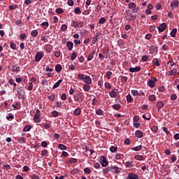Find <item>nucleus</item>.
<instances>
[{"mask_svg":"<svg viewBox=\"0 0 179 179\" xmlns=\"http://www.w3.org/2000/svg\"><path fill=\"white\" fill-rule=\"evenodd\" d=\"M131 150H134L135 152H139V150H142V145H138L136 147H133L131 148Z\"/></svg>","mask_w":179,"mask_h":179,"instance_id":"nucleus-25","label":"nucleus"},{"mask_svg":"<svg viewBox=\"0 0 179 179\" xmlns=\"http://www.w3.org/2000/svg\"><path fill=\"white\" fill-rule=\"evenodd\" d=\"M156 107L158 108V111H160V108H162V107H164V103H163V101H159L157 103Z\"/></svg>","mask_w":179,"mask_h":179,"instance_id":"nucleus-20","label":"nucleus"},{"mask_svg":"<svg viewBox=\"0 0 179 179\" xmlns=\"http://www.w3.org/2000/svg\"><path fill=\"white\" fill-rule=\"evenodd\" d=\"M68 163H78V159L76 158H71L68 160Z\"/></svg>","mask_w":179,"mask_h":179,"instance_id":"nucleus-48","label":"nucleus"},{"mask_svg":"<svg viewBox=\"0 0 179 179\" xmlns=\"http://www.w3.org/2000/svg\"><path fill=\"white\" fill-rule=\"evenodd\" d=\"M127 103H132V101H134V99L132 98V96H131V94H128L127 96Z\"/></svg>","mask_w":179,"mask_h":179,"instance_id":"nucleus-32","label":"nucleus"},{"mask_svg":"<svg viewBox=\"0 0 179 179\" xmlns=\"http://www.w3.org/2000/svg\"><path fill=\"white\" fill-rule=\"evenodd\" d=\"M41 85H42V86H44L45 85H48V80H45V79L42 80H41Z\"/></svg>","mask_w":179,"mask_h":179,"instance_id":"nucleus-60","label":"nucleus"},{"mask_svg":"<svg viewBox=\"0 0 179 179\" xmlns=\"http://www.w3.org/2000/svg\"><path fill=\"white\" fill-rule=\"evenodd\" d=\"M43 50H45L46 52L48 54L51 53V51H52V45L50 44H46L43 47Z\"/></svg>","mask_w":179,"mask_h":179,"instance_id":"nucleus-7","label":"nucleus"},{"mask_svg":"<svg viewBox=\"0 0 179 179\" xmlns=\"http://www.w3.org/2000/svg\"><path fill=\"white\" fill-rule=\"evenodd\" d=\"M111 75H113V72H111V71H107V72H106L107 79H110V78H111Z\"/></svg>","mask_w":179,"mask_h":179,"instance_id":"nucleus-62","label":"nucleus"},{"mask_svg":"<svg viewBox=\"0 0 179 179\" xmlns=\"http://www.w3.org/2000/svg\"><path fill=\"white\" fill-rule=\"evenodd\" d=\"M176 34H177V28H174L171 32V37H176Z\"/></svg>","mask_w":179,"mask_h":179,"instance_id":"nucleus-43","label":"nucleus"},{"mask_svg":"<svg viewBox=\"0 0 179 179\" xmlns=\"http://www.w3.org/2000/svg\"><path fill=\"white\" fill-rule=\"evenodd\" d=\"M176 73H177V70L173 69L169 71V76H176Z\"/></svg>","mask_w":179,"mask_h":179,"instance_id":"nucleus-29","label":"nucleus"},{"mask_svg":"<svg viewBox=\"0 0 179 179\" xmlns=\"http://www.w3.org/2000/svg\"><path fill=\"white\" fill-rule=\"evenodd\" d=\"M158 130L159 127H157V126H153L152 127H151V131L152 132H157Z\"/></svg>","mask_w":179,"mask_h":179,"instance_id":"nucleus-56","label":"nucleus"},{"mask_svg":"<svg viewBox=\"0 0 179 179\" xmlns=\"http://www.w3.org/2000/svg\"><path fill=\"white\" fill-rule=\"evenodd\" d=\"M138 93L139 92H138V90H131V94H132V96H138Z\"/></svg>","mask_w":179,"mask_h":179,"instance_id":"nucleus-58","label":"nucleus"},{"mask_svg":"<svg viewBox=\"0 0 179 179\" xmlns=\"http://www.w3.org/2000/svg\"><path fill=\"white\" fill-rule=\"evenodd\" d=\"M178 1L174 0L173 2L171 3V10H174L176 8L178 7Z\"/></svg>","mask_w":179,"mask_h":179,"instance_id":"nucleus-10","label":"nucleus"},{"mask_svg":"<svg viewBox=\"0 0 179 179\" xmlns=\"http://www.w3.org/2000/svg\"><path fill=\"white\" fill-rule=\"evenodd\" d=\"M62 83V79L59 80L52 87V89H57V87H59V85Z\"/></svg>","mask_w":179,"mask_h":179,"instance_id":"nucleus-22","label":"nucleus"},{"mask_svg":"<svg viewBox=\"0 0 179 179\" xmlns=\"http://www.w3.org/2000/svg\"><path fill=\"white\" fill-rule=\"evenodd\" d=\"M17 141L20 143H26V138L17 137Z\"/></svg>","mask_w":179,"mask_h":179,"instance_id":"nucleus-30","label":"nucleus"},{"mask_svg":"<svg viewBox=\"0 0 179 179\" xmlns=\"http://www.w3.org/2000/svg\"><path fill=\"white\" fill-rule=\"evenodd\" d=\"M83 81L85 83H87V85H92V78L89 76H85V77H84Z\"/></svg>","mask_w":179,"mask_h":179,"instance_id":"nucleus-13","label":"nucleus"},{"mask_svg":"<svg viewBox=\"0 0 179 179\" xmlns=\"http://www.w3.org/2000/svg\"><path fill=\"white\" fill-rule=\"evenodd\" d=\"M76 57H78V55H76V52H73L71 56V61H74V59H76Z\"/></svg>","mask_w":179,"mask_h":179,"instance_id":"nucleus-52","label":"nucleus"},{"mask_svg":"<svg viewBox=\"0 0 179 179\" xmlns=\"http://www.w3.org/2000/svg\"><path fill=\"white\" fill-rule=\"evenodd\" d=\"M126 179H139V176L136 173H129L128 176L126 177Z\"/></svg>","mask_w":179,"mask_h":179,"instance_id":"nucleus-9","label":"nucleus"},{"mask_svg":"<svg viewBox=\"0 0 179 179\" xmlns=\"http://www.w3.org/2000/svg\"><path fill=\"white\" fill-rule=\"evenodd\" d=\"M113 171V166H108L106 169H103V176H107V174H108V173H110V171Z\"/></svg>","mask_w":179,"mask_h":179,"instance_id":"nucleus-11","label":"nucleus"},{"mask_svg":"<svg viewBox=\"0 0 179 179\" xmlns=\"http://www.w3.org/2000/svg\"><path fill=\"white\" fill-rule=\"evenodd\" d=\"M56 13H58L59 15H62V13H64V9H62V8H57Z\"/></svg>","mask_w":179,"mask_h":179,"instance_id":"nucleus-45","label":"nucleus"},{"mask_svg":"<svg viewBox=\"0 0 179 179\" xmlns=\"http://www.w3.org/2000/svg\"><path fill=\"white\" fill-rule=\"evenodd\" d=\"M112 108L114 110H120L121 108V105L120 103L113 105Z\"/></svg>","mask_w":179,"mask_h":179,"instance_id":"nucleus-40","label":"nucleus"},{"mask_svg":"<svg viewBox=\"0 0 179 179\" xmlns=\"http://www.w3.org/2000/svg\"><path fill=\"white\" fill-rule=\"evenodd\" d=\"M43 57H44V52H38L35 56V62H40L43 59Z\"/></svg>","mask_w":179,"mask_h":179,"instance_id":"nucleus-3","label":"nucleus"},{"mask_svg":"<svg viewBox=\"0 0 179 179\" xmlns=\"http://www.w3.org/2000/svg\"><path fill=\"white\" fill-rule=\"evenodd\" d=\"M80 113H82V109H80V108H77L75 109L73 114L75 115H80Z\"/></svg>","mask_w":179,"mask_h":179,"instance_id":"nucleus-26","label":"nucleus"},{"mask_svg":"<svg viewBox=\"0 0 179 179\" xmlns=\"http://www.w3.org/2000/svg\"><path fill=\"white\" fill-rule=\"evenodd\" d=\"M100 163L102 167H107V166H108V162H107V159L104 156L101 157Z\"/></svg>","mask_w":179,"mask_h":179,"instance_id":"nucleus-5","label":"nucleus"},{"mask_svg":"<svg viewBox=\"0 0 179 179\" xmlns=\"http://www.w3.org/2000/svg\"><path fill=\"white\" fill-rule=\"evenodd\" d=\"M83 90H85V92H89V90H90V85H89L87 84H84L83 85Z\"/></svg>","mask_w":179,"mask_h":179,"instance_id":"nucleus-35","label":"nucleus"},{"mask_svg":"<svg viewBox=\"0 0 179 179\" xmlns=\"http://www.w3.org/2000/svg\"><path fill=\"white\" fill-rule=\"evenodd\" d=\"M135 8H136V4H135V3L131 2V3H129V9H132V10H133V9H135Z\"/></svg>","mask_w":179,"mask_h":179,"instance_id":"nucleus-33","label":"nucleus"},{"mask_svg":"<svg viewBox=\"0 0 179 179\" xmlns=\"http://www.w3.org/2000/svg\"><path fill=\"white\" fill-rule=\"evenodd\" d=\"M66 45L69 51H72V50L73 49V43L71 41H67Z\"/></svg>","mask_w":179,"mask_h":179,"instance_id":"nucleus-14","label":"nucleus"},{"mask_svg":"<svg viewBox=\"0 0 179 179\" xmlns=\"http://www.w3.org/2000/svg\"><path fill=\"white\" fill-rule=\"evenodd\" d=\"M84 173H85V174H90L92 173V170H90V168L86 167L84 169Z\"/></svg>","mask_w":179,"mask_h":179,"instance_id":"nucleus-46","label":"nucleus"},{"mask_svg":"<svg viewBox=\"0 0 179 179\" xmlns=\"http://www.w3.org/2000/svg\"><path fill=\"white\" fill-rule=\"evenodd\" d=\"M17 93L18 99H24L26 95V92L22 87L18 88Z\"/></svg>","mask_w":179,"mask_h":179,"instance_id":"nucleus-4","label":"nucleus"},{"mask_svg":"<svg viewBox=\"0 0 179 179\" xmlns=\"http://www.w3.org/2000/svg\"><path fill=\"white\" fill-rule=\"evenodd\" d=\"M135 135L136 138H142L143 136V132H142L141 130H137L135 131Z\"/></svg>","mask_w":179,"mask_h":179,"instance_id":"nucleus-19","label":"nucleus"},{"mask_svg":"<svg viewBox=\"0 0 179 179\" xmlns=\"http://www.w3.org/2000/svg\"><path fill=\"white\" fill-rule=\"evenodd\" d=\"M152 64L155 65V66H159L160 65V62H159V59L154 58L152 60Z\"/></svg>","mask_w":179,"mask_h":179,"instance_id":"nucleus-23","label":"nucleus"},{"mask_svg":"<svg viewBox=\"0 0 179 179\" xmlns=\"http://www.w3.org/2000/svg\"><path fill=\"white\" fill-rule=\"evenodd\" d=\"M149 30H150V32L155 31V30H156V26L155 25H151L150 27Z\"/></svg>","mask_w":179,"mask_h":179,"instance_id":"nucleus-63","label":"nucleus"},{"mask_svg":"<svg viewBox=\"0 0 179 179\" xmlns=\"http://www.w3.org/2000/svg\"><path fill=\"white\" fill-rule=\"evenodd\" d=\"M48 100H50V101H54V100H55V95L54 94H51L50 96H49L48 97Z\"/></svg>","mask_w":179,"mask_h":179,"instance_id":"nucleus-55","label":"nucleus"},{"mask_svg":"<svg viewBox=\"0 0 179 179\" xmlns=\"http://www.w3.org/2000/svg\"><path fill=\"white\" fill-rule=\"evenodd\" d=\"M171 160L172 163H175V162L177 161V157H176L175 155H173L171 157Z\"/></svg>","mask_w":179,"mask_h":179,"instance_id":"nucleus-57","label":"nucleus"},{"mask_svg":"<svg viewBox=\"0 0 179 179\" xmlns=\"http://www.w3.org/2000/svg\"><path fill=\"white\" fill-rule=\"evenodd\" d=\"M142 61L144 62H146L147 61H149V56L148 55H143L141 58Z\"/></svg>","mask_w":179,"mask_h":179,"instance_id":"nucleus-53","label":"nucleus"},{"mask_svg":"<svg viewBox=\"0 0 179 179\" xmlns=\"http://www.w3.org/2000/svg\"><path fill=\"white\" fill-rule=\"evenodd\" d=\"M150 101H155L156 100V96L155 94H152L149 96Z\"/></svg>","mask_w":179,"mask_h":179,"instance_id":"nucleus-50","label":"nucleus"},{"mask_svg":"<svg viewBox=\"0 0 179 179\" xmlns=\"http://www.w3.org/2000/svg\"><path fill=\"white\" fill-rule=\"evenodd\" d=\"M74 13H75L76 15H80V13H82V11L80 10V8L76 7V8L74 9Z\"/></svg>","mask_w":179,"mask_h":179,"instance_id":"nucleus-34","label":"nucleus"},{"mask_svg":"<svg viewBox=\"0 0 179 179\" xmlns=\"http://www.w3.org/2000/svg\"><path fill=\"white\" fill-rule=\"evenodd\" d=\"M40 117H41V112L40 111V109H37L34 117V122H36V124L41 122V118H40Z\"/></svg>","mask_w":179,"mask_h":179,"instance_id":"nucleus-2","label":"nucleus"},{"mask_svg":"<svg viewBox=\"0 0 179 179\" xmlns=\"http://www.w3.org/2000/svg\"><path fill=\"white\" fill-rule=\"evenodd\" d=\"M73 99L77 103H83L85 100V95L83 94V92H80L74 95Z\"/></svg>","mask_w":179,"mask_h":179,"instance_id":"nucleus-1","label":"nucleus"},{"mask_svg":"<svg viewBox=\"0 0 179 179\" xmlns=\"http://www.w3.org/2000/svg\"><path fill=\"white\" fill-rule=\"evenodd\" d=\"M55 71L57 72V73H59L61 71H62V66L59 64H57L55 66Z\"/></svg>","mask_w":179,"mask_h":179,"instance_id":"nucleus-21","label":"nucleus"},{"mask_svg":"<svg viewBox=\"0 0 179 179\" xmlns=\"http://www.w3.org/2000/svg\"><path fill=\"white\" fill-rule=\"evenodd\" d=\"M109 96L111 99H115L118 96V90L115 88L109 93Z\"/></svg>","mask_w":179,"mask_h":179,"instance_id":"nucleus-6","label":"nucleus"},{"mask_svg":"<svg viewBox=\"0 0 179 179\" xmlns=\"http://www.w3.org/2000/svg\"><path fill=\"white\" fill-rule=\"evenodd\" d=\"M97 103H99V101H97V99L94 98V99L92 100V104L93 106H97Z\"/></svg>","mask_w":179,"mask_h":179,"instance_id":"nucleus-54","label":"nucleus"},{"mask_svg":"<svg viewBox=\"0 0 179 179\" xmlns=\"http://www.w3.org/2000/svg\"><path fill=\"white\" fill-rule=\"evenodd\" d=\"M99 36V34H96V36L92 38V44H96V42L99 40L97 37Z\"/></svg>","mask_w":179,"mask_h":179,"instance_id":"nucleus-47","label":"nucleus"},{"mask_svg":"<svg viewBox=\"0 0 179 179\" xmlns=\"http://www.w3.org/2000/svg\"><path fill=\"white\" fill-rule=\"evenodd\" d=\"M99 23L100 24H104L106 23V18L105 17H101L99 20Z\"/></svg>","mask_w":179,"mask_h":179,"instance_id":"nucleus-51","label":"nucleus"},{"mask_svg":"<svg viewBox=\"0 0 179 179\" xmlns=\"http://www.w3.org/2000/svg\"><path fill=\"white\" fill-rule=\"evenodd\" d=\"M79 173V169L77 168H75L71 171V174L72 176H75V174H78Z\"/></svg>","mask_w":179,"mask_h":179,"instance_id":"nucleus-31","label":"nucleus"},{"mask_svg":"<svg viewBox=\"0 0 179 179\" xmlns=\"http://www.w3.org/2000/svg\"><path fill=\"white\" fill-rule=\"evenodd\" d=\"M94 54H96V49L92 50V52L87 57V61H92L93 59V57H94Z\"/></svg>","mask_w":179,"mask_h":179,"instance_id":"nucleus-18","label":"nucleus"},{"mask_svg":"<svg viewBox=\"0 0 179 179\" xmlns=\"http://www.w3.org/2000/svg\"><path fill=\"white\" fill-rule=\"evenodd\" d=\"M96 115H103L104 114V111L101 109H98L96 110Z\"/></svg>","mask_w":179,"mask_h":179,"instance_id":"nucleus-42","label":"nucleus"},{"mask_svg":"<svg viewBox=\"0 0 179 179\" xmlns=\"http://www.w3.org/2000/svg\"><path fill=\"white\" fill-rule=\"evenodd\" d=\"M52 117H58V111L57 110H54L51 113Z\"/></svg>","mask_w":179,"mask_h":179,"instance_id":"nucleus-61","label":"nucleus"},{"mask_svg":"<svg viewBox=\"0 0 179 179\" xmlns=\"http://www.w3.org/2000/svg\"><path fill=\"white\" fill-rule=\"evenodd\" d=\"M58 148H59V149H60V150H66V149H67L66 145H65L64 144H59Z\"/></svg>","mask_w":179,"mask_h":179,"instance_id":"nucleus-36","label":"nucleus"},{"mask_svg":"<svg viewBox=\"0 0 179 179\" xmlns=\"http://www.w3.org/2000/svg\"><path fill=\"white\" fill-rule=\"evenodd\" d=\"M124 166L127 169H131V167H135V164H134V162L129 161L125 162Z\"/></svg>","mask_w":179,"mask_h":179,"instance_id":"nucleus-12","label":"nucleus"},{"mask_svg":"<svg viewBox=\"0 0 179 179\" xmlns=\"http://www.w3.org/2000/svg\"><path fill=\"white\" fill-rule=\"evenodd\" d=\"M71 24H72V26H73V27H75V28L79 27L78 22L77 21L73 20L71 21Z\"/></svg>","mask_w":179,"mask_h":179,"instance_id":"nucleus-44","label":"nucleus"},{"mask_svg":"<svg viewBox=\"0 0 179 179\" xmlns=\"http://www.w3.org/2000/svg\"><path fill=\"white\" fill-rule=\"evenodd\" d=\"M166 27H167V24H166V23L164 22L161 24L158 27V31H159V33H163V31L166 30Z\"/></svg>","mask_w":179,"mask_h":179,"instance_id":"nucleus-8","label":"nucleus"},{"mask_svg":"<svg viewBox=\"0 0 179 179\" xmlns=\"http://www.w3.org/2000/svg\"><path fill=\"white\" fill-rule=\"evenodd\" d=\"M67 29H68V26H66V24H62L61 27L62 31H65V30H66Z\"/></svg>","mask_w":179,"mask_h":179,"instance_id":"nucleus-59","label":"nucleus"},{"mask_svg":"<svg viewBox=\"0 0 179 179\" xmlns=\"http://www.w3.org/2000/svg\"><path fill=\"white\" fill-rule=\"evenodd\" d=\"M110 150L112 153H115V152H117V150H118V148L117 147H115L114 145L111 146L110 148Z\"/></svg>","mask_w":179,"mask_h":179,"instance_id":"nucleus-37","label":"nucleus"},{"mask_svg":"<svg viewBox=\"0 0 179 179\" xmlns=\"http://www.w3.org/2000/svg\"><path fill=\"white\" fill-rule=\"evenodd\" d=\"M31 36H32V37H37V36H38V31L37 29L31 31Z\"/></svg>","mask_w":179,"mask_h":179,"instance_id":"nucleus-28","label":"nucleus"},{"mask_svg":"<svg viewBox=\"0 0 179 179\" xmlns=\"http://www.w3.org/2000/svg\"><path fill=\"white\" fill-rule=\"evenodd\" d=\"M18 6L17 4H15L13 6V3L11 6H8V9H10V10H13L14 9H17Z\"/></svg>","mask_w":179,"mask_h":179,"instance_id":"nucleus-41","label":"nucleus"},{"mask_svg":"<svg viewBox=\"0 0 179 179\" xmlns=\"http://www.w3.org/2000/svg\"><path fill=\"white\" fill-rule=\"evenodd\" d=\"M134 158L136 159V160H138L139 162H142V160H143V155H137L134 157Z\"/></svg>","mask_w":179,"mask_h":179,"instance_id":"nucleus-38","label":"nucleus"},{"mask_svg":"<svg viewBox=\"0 0 179 179\" xmlns=\"http://www.w3.org/2000/svg\"><path fill=\"white\" fill-rule=\"evenodd\" d=\"M120 80H121V83L123 85H125V83H127V81L128 80V77H127V76H121L120 77Z\"/></svg>","mask_w":179,"mask_h":179,"instance_id":"nucleus-27","label":"nucleus"},{"mask_svg":"<svg viewBox=\"0 0 179 179\" xmlns=\"http://www.w3.org/2000/svg\"><path fill=\"white\" fill-rule=\"evenodd\" d=\"M139 71H141L140 66H136L135 68L131 67L129 69V72H131V73H134L135 72H139Z\"/></svg>","mask_w":179,"mask_h":179,"instance_id":"nucleus-15","label":"nucleus"},{"mask_svg":"<svg viewBox=\"0 0 179 179\" xmlns=\"http://www.w3.org/2000/svg\"><path fill=\"white\" fill-rule=\"evenodd\" d=\"M112 170H114L113 171V173H115V174H118V173H121V171H120V167H118L117 166H113Z\"/></svg>","mask_w":179,"mask_h":179,"instance_id":"nucleus-17","label":"nucleus"},{"mask_svg":"<svg viewBox=\"0 0 179 179\" xmlns=\"http://www.w3.org/2000/svg\"><path fill=\"white\" fill-rule=\"evenodd\" d=\"M148 86H149L151 88L155 87V81H153V80H149L148 83Z\"/></svg>","mask_w":179,"mask_h":179,"instance_id":"nucleus-24","label":"nucleus"},{"mask_svg":"<svg viewBox=\"0 0 179 179\" xmlns=\"http://www.w3.org/2000/svg\"><path fill=\"white\" fill-rule=\"evenodd\" d=\"M11 71L12 72H20V66H17V64H15L12 66Z\"/></svg>","mask_w":179,"mask_h":179,"instance_id":"nucleus-16","label":"nucleus"},{"mask_svg":"<svg viewBox=\"0 0 179 179\" xmlns=\"http://www.w3.org/2000/svg\"><path fill=\"white\" fill-rule=\"evenodd\" d=\"M30 129H31V126L30 125H27L24 127L23 129V132H29V131H30Z\"/></svg>","mask_w":179,"mask_h":179,"instance_id":"nucleus-39","label":"nucleus"},{"mask_svg":"<svg viewBox=\"0 0 179 179\" xmlns=\"http://www.w3.org/2000/svg\"><path fill=\"white\" fill-rule=\"evenodd\" d=\"M78 79H79L80 80H84L85 79V75L82 74V73H78Z\"/></svg>","mask_w":179,"mask_h":179,"instance_id":"nucleus-49","label":"nucleus"},{"mask_svg":"<svg viewBox=\"0 0 179 179\" xmlns=\"http://www.w3.org/2000/svg\"><path fill=\"white\" fill-rule=\"evenodd\" d=\"M10 48H12V50H16V45L15 44V43H11L10 44Z\"/></svg>","mask_w":179,"mask_h":179,"instance_id":"nucleus-64","label":"nucleus"}]
</instances>
